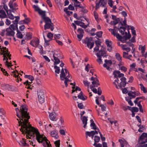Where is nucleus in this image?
Instances as JSON below:
<instances>
[{
    "label": "nucleus",
    "instance_id": "obj_1",
    "mask_svg": "<svg viewBox=\"0 0 147 147\" xmlns=\"http://www.w3.org/2000/svg\"><path fill=\"white\" fill-rule=\"evenodd\" d=\"M28 110L26 105H23L21 106L20 111L18 108H16V115L18 118L17 119L18 121L19 126H21L20 130L23 134H26L34 128L28 122L30 116L27 112Z\"/></svg>",
    "mask_w": 147,
    "mask_h": 147
},
{
    "label": "nucleus",
    "instance_id": "obj_2",
    "mask_svg": "<svg viewBox=\"0 0 147 147\" xmlns=\"http://www.w3.org/2000/svg\"><path fill=\"white\" fill-rule=\"evenodd\" d=\"M35 135L36 139L39 143H42L44 147H52L51 145L50 144V142L46 137H43L41 135L37 129L34 128L28 133L26 134L27 139L33 138Z\"/></svg>",
    "mask_w": 147,
    "mask_h": 147
},
{
    "label": "nucleus",
    "instance_id": "obj_3",
    "mask_svg": "<svg viewBox=\"0 0 147 147\" xmlns=\"http://www.w3.org/2000/svg\"><path fill=\"white\" fill-rule=\"evenodd\" d=\"M70 75L69 74V72L67 69H62L61 70V73L60 75L61 80H65L64 83L65 86L67 87L68 86L67 82H70L71 78Z\"/></svg>",
    "mask_w": 147,
    "mask_h": 147
},
{
    "label": "nucleus",
    "instance_id": "obj_4",
    "mask_svg": "<svg viewBox=\"0 0 147 147\" xmlns=\"http://www.w3.org/2000/svg\"><path fill=\"white\" fill-rule=\"evenodd\" d=\"M9 52H8V51L7 50L6 51H3V53H1V55H3L4 58L3 59V60L4 61L6 59V62H5V64L7 65L8 68H10L11 66L13 65H11V63L9 62L8 61V59L7 58L6 56L8 57H11V55L9 54Z\"/></svg>",
    "mask_w": 147,
    "mask_h": 147
},
{
    "label": "nucleus",
    "instance_id": "obj_5",
    "mask_svg": "<svg viewBox=\"0 0 147 147\" xmlns=\"http://www.w3.org/2000/svg\"><path fill=\"white\" fill-rule=\"evenodd\" d=\"M92 38L91 37H90V38L87 37L84 40H82V42L83 43L87 44V47L90 49H91L94 45V42H92Z\"/></svg>",
    "mask_w": 147,
    "mask_h": 147
},
{
    "label": "nucleus",
    "instance_id": "obj_6",
    "mask_svg": "<svg viewBox=\"0 0 147 147\" xmlns=\"http://www.w3.org/2000/svg\"><path fill=\"white\" fill-rule=\"evenodd\" d=\"M38 101L40 103H43L45 101L44 92L43 90H40L38 91Z\"/></svg>",
    "mask_w": 147,
    "mask_h": 147
},
{
    "label": "nucleus",
    "instance_id": "obj_7",
    "mask_svg": "<svg viewBox=\"0 0 147 147\" xmlns=\"http://www.w3.org/2000/svg\"><path fill=\"white\" fill-rule=\"evenodd\" d=\"M90 80L92 81V85L90 86L91 89L95 87H97L99 85V80L96 78L92 76Z\"/></svg>",
    "mask_w": 147,
    "mask_h": 147
},
{
    "label": "nucleus",
    "instance_id": "obj_8",
    "mask_svg": "<svg viewBox=\"0 0 147 147\" xmlns=\"http://www.w3.org/2000/svg\"><path fill=\"white\" fill-rule=\"evenodd\" d=\"M107 3V0H99L98 2L96 3V8H98L100 7V5L102 7H105Z\"/></svg>",
    "mask_w": 147,
    "mask_h": 147
},
{
    "label": "nucleus",
    "instance_id": "obj_9",
    "mask_svg": "<svg viewBox=\"0 0 147 147\" xmlns=\"http://www.w3.org/2000/svg\"><path fill=\"white\" fill-rule=\"evenodd\" d=\"M14 1V0L10 1L9 3V6L12 10V12H14V10H17L18 8H16V7L18 6V5L16 3H13Z\"/></svg>",
    "mask_w": 147,
    "mask_h": 147
},
{
    "label": "nucleus",
    "instance_id": "obj_10",
    "mask_svg": "<svg viewBox=\"0 0 147 147\" xmlns=\"http://www.w3.org/2000/svg\"><path fill=\"white\" fill-rule=\"evenodd\" d=\"M105 63L103 64V67H106L107 70H110L111 69L110 68L109 66L112 64V61L111 60L105 59Z\"/></svg>",
    "mask_w": 147,
    "mask_h": 147
},
{
    "label": "nucleus",
    "instance_id": "obj_11",
    "mask_svg": "<svg viewBox=\"0 0 147 147\" xmlns=\"http://www.w3.org/2000/svg\"><path fill=\"white\" fill-rule=\"evenodd\" d=\"M6 35L9 36H13L15 32L14 30H12L10 28H8L6 29Z\"/></svg>",
    "mask_w": 147,
    "mask_h": 147
},
{
    "label": "nucleus",
    "instance_id": "obj_12",
    "mask_svg": "<svg viewBox=\"0 0 147 147\" xmlns=\"http://www.w3.org/2000/svg\"><path fill=\"white\" fill-rule=\"evenodd\" d=\"M39 40L38 39L32 40L30 43V45L34 47H37L39 45Z\"/></svg>",
    "mask_w": 147,
    "mask_h": 147
},
{
    "label": "nucleus",
    "instance_id": "obj_13",
    "mask_svg": "<svg viewBox=\"0 0 147 147\" xmlns=\"http://www.w3.org/2000/svg\"><path fill=\"white\" fill-rule=\"evenodd\" d=\"M28 141H25L24 139L22 138V140L20 141H18V142L19 143V144L22 146H28L29 145L26 142Z\"/></svg>",
    "mask_w": 147,
    "mask_h": 147
},
{
    "label": "nucleus",
    "instance_id": "obj_14",
    "mask_svg": "<svg viewBox=\"0 0 147 147\" xmlns=\"http://www.w3.org/2000/svg\"><path fill=\"white\" fill-rule=\"evenodd\" d=\"M113 74L114 75V77L116 78H118V77L122 78L124 76V74L121 73L119 71H115L113 72Z\"/></svg>",
    "mask_w": 147,
    "mask_h": 147
},
{
    "label": "nucleus",
    "instance_id": "obj_15",
    "mask_svg": "<svg viewBox=\"0 0 147 147\" xmlns=\"http://www.w3.org/2000/svg\"><path fill=\"white\" fill-rule=\"evenodd\" d=\"M105 43L107 47V50L110 52L112 49V47L111 45L112 42L111 41H109L107 39L105 40Z\"/></svg>",
    "mask_w": 147,
    "mask_h": 147
},
{
    "label": "nucleus",
    "instance_id": "obj_16",
    "mask_svg": "<svg viewBox=\"0 0 147 147\" xmlns=\"http://www.w3.org/2000/svg\"><path fill=\"white\" fill-rule=\"evenodd\" d=\"M50 23H47L45 24L44 25V29L46 30L47 29L50 28L51 31H53L54 28L53 26V24H50Z\"/></svg>",
    "mask_w": 147,
    "mask_h": 147
},
{
    "label": "nucleus",
    "instance_id": "obj_17",
    "mask_svg": "<svg viewBox=\"0 0 147 147\" xmlns=\"http://www.w3.org/2000/svg\"><path fill=\"white\" fill-rule=\"evenodd\" d=\"M109 31L111 32V34L114 36H116L117 38L120 37L121 36L118 33H116V30L115 29L110 28L109 29Z\"/></svg>",
    "mask_w": 147,
    "mask_h": 147
},
{
    "label": "nucleus",
    "instance_id": "obj_18",
    "mask_svg": "<svg viewBox=\"0 0 147 147\" xmlns=\"http://www.w3.org/2000/svg\"><path fill=\"white\" fill-rule=\"evenodd\" d=\"M7 17V16L5 11L3 10H0V18L2 19Z\"/></svg>",
    "mask_w": 147,
    "mask_h": 147
},
{
    "label": "nucleus",
    "instance_id": "obj_19",
    "mask_svg": "<svg viewBox=\"0 0 147 147\" xmlns=\"http://www.w3.org/2000/svg\"><path fill=\"white\" fill-rule=\"evenodd\" d=\"M50 134L52 137L56 139H57L59 138V136L57 132L55 131H51Z\"/></svg>",
    "mask_w": 147,
    "mask_h": 147
},
{
    "label": "nucleus",
    "instance_id": "obj_20",
    "mask_svg": "<svg viewBox=\"0 0 147 147\" xmlns=\"http://www.w3.org/2000/svg\"><path fill=\"white\" fill-rule=\"evenodd\" d=\"M136 92L135 91L133 92L129 91L127 93L128 95L130 96V99L135 98L136 97Z\"/></svg>",
    "mask_w": 147,
    "mask_h": 147
},
{
    "label": "nucleus",
    "instance_id": "obj_21",
    "mask_svg": "<svg viewBox=\"0 0 147 147\" xmlns=\"http://www.w3.org/2000/svg\"><path fill=\"white\" fill-rule=\"evenodd\" d=\"M49 117L50 119L52 121H56L55 119L56 114L55 112H52L50 113Z\"/></svg>",
    "mask_w": 147,
    "mask_h": 147
},
{
    "label": "nucleus",
    "instance_id": "obj_22",
    "mask_svg": "<svg viewBox=\"0 0 147 147\" xmlns=\"http://www.w3.org/2000/svg\"><path fill=\"white\" fill-rule=\"evenodd\" d=\"M78 97L79 98L83 100H85L87 98V97L86 96H84L83 92H81L78 95Z\"/></svg>",
    "mask_w": 147,
    "mask_h": 147
},
{
    "label": "nucleus",
    "instance_id": "obj_23",
    "mask_svg": "<svg viewBox=\"0 0 147 147\" xmlns=\"http://www.w3.org/2000/svg\"><path fill=\"white\" fill-rule=\"evenodd\" d=\"M144 136V134H142L140 137V139L142 140L141 142L142 144H144L147 142V139H146Z\"/></svg>",
    "mask_w": 147,
    "mask_h": 147
},
{
    "label": "nucleus",
    "instance_id": "obj_24",
    "mask_svg": "<svg viewBox=\"0 0 147 147\" xmlns=\"http://www.w3.org/2000/svg\"><path fill=\"white\" fill-rule=\"evenodd\" d=\"M138 49L140 50H141V53H143L144 52H145L146 50V48L145 45L142 46V45H139V46Z\"/></svg>",
    "mask_w": 147,
    "mask_h": 147
},
{
    "label": "nucleus",
    "instance_id": "obj_25",
    "mask_svg": "<svg viewBox=\"0 0 147 147\" xmlns=\"http://www.w3.org/2000/svg\"><path fill=\"white\" fill-rule=\"evenodd\" d=\"M58 105L57 104H53L51 105V108L53 109L54 111H56L58 110Z\"/></svg>",
    "mask_w": 147,
    "mask_h": 147
},
{
    "label": "nucleus",
    "instance_id": "obj_26",
    "mask_svg": "<svg viewBox=\"0 0 147 147\" xmlns=\"http://www.w3.org/2000/svg\"><path fill=\"white\" fill-rule=\"evenodd\" d=\"M91 123L90 124V126L92 127V129H97L98 131H99L98 128H97L96 127V126L95 123H94L93 120L91 119L90 120Z\"/></svg>",
    "mask_w": 147,
    "mask_h": 147
},
{
    "label": "nucleus",
    "instance_id": "obj_27",
    "mask_svg": "<svg viewBox=\"0 0 147 147\" xmlns=\"http://www.w3.org/2000/svg\"><path fill=\"white\" fill-rule=\"evenodd\" d=\"M87 120L88 119L85 116H84L83 117L82 121L83 122V124H84L83 127L84 128H85L86 127Z\"/></svg>",
    "mask_w": 147,
    "mask_h": 147
},
{
    "label": "nucleus",
    "instance_id": "obj_28",
    "mask_svg": "<svg viewBox=\"0 0 147 147\" xmlns=\"http://www.w3.org/2000/svg\"><path fill=\"white\" fill-rule=\"evenodd\" d=\"M119 142L120 143V145L121 146V147H123L124 146V145L125 144H127V142L125 140H123L122 139H119Z\"/></svg>",
    "mask_w": 147,
    "mask_h": 147
},
{
    "label": "nucleus",
    "instance_id": "obj_29",
    "mask_svg": "<svg viewBox=\"0 0 147 147\" xmlns=\"http://www.w3.org/2000/svg\"><path fill=\"white\" fill-rule=\"evenodd\" d=\"M118 29L121 34L123 35L124 34V32L126 29V27L122 26L120 27V28H118Z\"/></svg>",
    "mask_w": 147,
    "mask_h": 147
},
{
    "label": "nucleus",
    "instance_id": "obj_30",
    "mask_svg": "<svg viewBox=\"0 0 147 147\" xmlns=\"http://www.w3.org/2000/svg\"><path fill=\"white\" fill-rule=\"evenodd\" d=\"M96 56L97 57L98 59H97V61L100 64H102V61L101 58L102 56L100 55L99 54H96Z\"/></svg>",
    "mask_w": 147,
    "mask_h": 147
},
{
    "label": "nucleus",
    "instance_id": "obj_31",
    "mask_svg": "<svg viewBox=\"0 0 147 147\" xmlns=\"http://www.w3.org/2000/svg\"><path fill=\"white\" fill-rule=\"evenodd\" d=\"M12 10H10V11L8 12L7 13V15L9 17V18L11 19V20H13L14 19L15 17L13 16V15L11 13V12H12Z\"/></svg>",
    "mask_w": 147,
    "mask_h": 147
},
{
    "label": "nucleus",
    "instance_id": "obj_32",
    "mask_svg": "<svg viewBox=\"0 0 147 147\" xmlns=\"http://www.w3.org/2000/svg\"><path fill=\"white\" fill-rule=\"evenodd\" d=\"M9 28H10L12 30L14 31L16 30H18V25L12 24L10 25V26Z\"/></svg>",
    "mask_w": 147,
    "mask_h": 147
},
{
    "label": "nucleus",
    "instance_id": "obj_33",
    "mask_svg": "<svg viewBox=\"0 0 147 147\" xmlns=\"http://www.w3.org/2000/svg\"><path fill=\"white\" fill-rule=\"evenodd\" d=\"M94 132V131H91L90 132L87 131L86 134V135L89 136V137L94 136V135L95 134Z\"/></svg>",
    "mask_w": 147,
    "mask_h": 147
},
{
    "label": "nucleus",
    "instance_id": "obj_34",
    "mask_svg": "<svg viewBox=\"0 0 147 147\" xmlns=\"http://www.w3.org/2000/svg\"><path fill=\"white\" fill-rule=\"evenodd\" d=\"M42 18L44 20L45 24L47 23H51V21L50 19L48 17H46L45 16H44Z\"/></svg>",
    "mask_w": 147,
    "mask_h": 147
},
{
    "label": "nucleus",
    "instance_id": "obj_35",
    "mask_svg": "<svg viewBox=\"0 0 147 147\" xmlns=\"http://www.w3.org/2000/svg\"><path fill=\"white\" fill-rule=\"evenodd\" d=\"M17 33L16 34L17 37L19 38L22 39L23 37V35L18 30H17Z\"/></svg>",
    "mask_w": 147,
    "mask_h": 147
},
{
    "label": "nucleus",
    "instance_id": "obj_36",
    "mask_svg": "<svg viewBox=\"0 0 147 147\" xmlns=\"http://www.w3.org/2000/svg\"><path fill=\"white\" fill-rule=\"evenodd\" d=\"M116 58L118 61H122V57L118 53H116L115 55Z\"/></svg>",
    "mask_w": 147,
    "mask_h": 147
},
{
    "label": "nucleus",
    "instance_id": "obj_37",
    "mask_svg": "<svg viewBox=\"0 0 147 147\" xmlns=\"http://www.w3.org/2000/svg\"><path fill=\"white\" fill-rule=\"evenodd\" d=\"M39 14L41 16L42 18L46 16V11H43L40 9L38 12Z\"/></svg>",
    "mask_w": 147,
    "mask_h": 147
},
{
    "label": "nucleus",
    "instance_id": "obj_38",
    "mask_svg": "<svg viewBox=\"0 0 147 147\" xmlns=\"http://www.w3.org/2000/svg\"><path fill=\"white\" fill-rule=\"evenodd\" d=\"M53 58L55 61H54V65H56L60 63V61L59 59V57H58Z\"/></svg>",
    "mask_w": 147,
    "mask_h": 147
},
{
    "label": "nucleus",
    "instance_id": "obj_39",
    "mask_svg": "<svg viewBox=\"0 0 147 147\" xmlns=\"http://www.w3.org/2000/svg\"><path fill=\"white\" fill-rule=\"evenodd\" d=\"M139 85L140 86V88L141 90L144 93H147V90L146 89V88L142 84H140Z\"/></svg>",
    "mask_w": 147,
    "mask_h": 147
},
{
    "label": "nucleus",
    "instance_id": "obj_40",
    "mask_svg": "<svg viewBox=\"0 0 147 147\" xmlns=\"http://www.w3.org/2000/svg\"><path fill=\"white\" fill-rule=\"evenodd\" d=\"M13 86L9 85V84H7L5 85V88L8 90L13 91Z\"/></svg>",
    "mask_w": 147,
    "mask_h": 147
},
{
    "label": "nucleus",
    "instance_id": "obj_41",
    "mask_svg": "<svg viewBox=\"0 0 147 147\" xmlns=\"http://www.w3.org/2000/svg\"><path fill=\"white\" fill-rule=\"evenodd\" d=\"M117 38L119 39V40L123 43H125L126 40H127L126 39L125 37L124 36L123 37H122L121 36L120 37H119Z\"/></svg>",
    "mask_w": 147,
    "mask_h": 147
},
{
    "label": "nucleus",
    "instance_id": "obj_42",
    "mask_svg": "<svg viewBox=\"0 0 147 147\" xmlns=\"http://www.w3.org/2000/svg\"><path fill=\"white\" fill-rule=\"evenodd\" d=\"M130 29L131 30V33L132 35L134 36H136V31L135 30L134 27L132 26H130V28H128V30Z\"/></svg>",
    "mask_w": 147,
    "mask_h": 147
},
{
    "label": "nucleus",
    "instance_id": "obj_43",
    "mask_svg": "<svg viewBox=\"0 0 147 147\" xmlns=\"http://www.w3.org/2000/svg\"><path fill=\"white\" fill-rule=\"evenodd\" d=\"M105 53V51H104V48L102 47L100 51H99L98 53H97L96 54H99V55H101L103 56L104 54Z\"/></svg>",
    "mask_w": 147,
    "mask_h": 147
},
{
    "label": "nucleus",
    "instance_id": "obj_44",
    "mask_svg": "<svg viewBox=\"0 0 147 147\" xmlns=\"http://www.w3.org/2000/svg\"><path fill=\"white\" fill-rule=\"evenodd\" d=\"M54 68L55 69V72L57 74H59L60 71L59 67H57L56 65H54Z\"/></svg>",
    "mask_w": 147,
    "mask_h": 147
},
{
    "label": "nucleus",
    "instance_id": "obj_45",
    "mask_svg": "<svg viewBox=\"0 0 147 147\" xmlns=\"http://www.w3.org/2000/svg\"><path fill=\"white\" fill-rule=\"evenodd\" d=\"M32 34L30 32L27 33L26 34V38L28 39H30L32 37Z\"/></svg>",
    "mask_w": 147,
    "mask_h": 147
},
{
    "label": "nucleus",
    "instance_id": "obj_46",
    "mask_svg": "<svg viewBox=\"0 0 147 147\" xmlns=\"http://www.w3.org/2000/svg\"><path fill=\"white\" fill-rule=\"evenodd\" d=\"M96 46L94 49V51L95 52H97L99 50V46L100 45V44H97L96 43Z\"/></svg>",
    "mask_w": 147,
    "mask_h": 147
},
{
    "label": "nucleus",
    "instance_id": "obj_47",
    "mask_svg": "<svg viewBox=\"0 0 147 147\" xmlns=\"http://www.w3.org/2000/svg\"><path fill=\"white\" fill-rule=\"evenodd\" d=\"M72 88L73 89V90H72V93L74 92L75 91L78 90L80 91L81 90V88L80 87L78 86H77L76 87V88L75 89V90H74V89L75 88V87L74 86Z\"/></svg>",
    "mask_w": 147,
    "mask_h": 147
},
{
    "label": "nucleus",
    "instance_id": "obj_48",
    "mask_svg": "<svg viewBox=\"0 0 147 147\" xmlns=\"http://www.w3.org/2000/svg\"><path fill=\"white\" fill-rule=\"evenodd\" d=\"M92 68V67L91 65H90L89 64H88L86 66V67L85 68V70L87 72H88L89 70V69Z\"/></svg>",
    "mask_w": 147,
    "mask_h": 147
},
{
    "label": "nucleus",
    "instance_id": "obj_49",
    "mask_svg": "<svg viewBox=\"0 0 147 147\" xmlns=\"http://www.w3.org/2000/svg\"><path fill=\"white\" fill-rule=\"evenodd\" d=\"M55 145L56 147H60V140H58L55 141L54 142Z\"/></svg>",
    "mask_w": 147,
    "mask_h": 147
},
{
    "label": "nucleus",
    "instance_id": "obj_50",
    "mask_svg": "<svg viewBox=\"0 0 147 147\" xmlns=\"http://www.w3.org/2000/svg\"><path fill=\"white\" fill-rule=\"evenodd\" d=\"M139 111L138 109L136 107H132L131 108V111L132 112H137Z\"/></svg>",
    "mask_w": 147,
    "mask_h": 147
},
{
    "label": "nucleus",
    "instance_id": "obj_51",
    "mask_svg": "<svg viewBox=\"0 0 147 147\" xmlns=\"http://www.w3.org/2000/svg\"><path fill=\"white\" fill-rule=\"evenodd\" d=\"M128 53L125 52H123V57L126 59L129 58L128 57Z\"/></svg>",
    "mask_w": 147,
    "mask_h": 147
},
{
    "label": "nucleus",
    "instance_id": "obj_52",
    "mask_svg": "<svg viewBox=\"0 0 147 147\" xmlns=\"http://www.w3.org/2000/svg\"><path fill=\"white\" fill-rule=\"evenodd\" d=\"M119 79L117 78V79L115 80L114 82V84L115 86L116 87L117 89H118V86H117V84H119Z\"/></svg>",
    "mask_w": 147,
    "mask_h": 147
},
{
    "label": "nucleus",
    "instance_id": "obj_53",
    "mask_svg": "<svg viewBox=\"0 0 147 147\" xmlns=\"http://www.w3.org/2000/svg\"><path fill=\"white\" fill-rule=\"evenodd\" d=\"M100 140V138L97 136H95L94 137V142H98Z\"/></svg>",
    "mask_w": 147,
    "mask_h": 147
},
{
    "label": "nucleus",
    "instance_id": "obj_54",
    "mask_svg": "<svg viewBox=\"0 0 147 147\" xmlns=\"http://www.w3.org/2000/svg\"><path fill=\"white\" fill-rule=\"evenodd\" d=\"M102 31H99L98 32H97L96 33V35L97 36L99 37L100 38L102 37Z\"/></svg>",
    "mask_w": 147,
    "mask_h": 147
},
{
    "label": "nucleus",
    "instance_id": "obj_55",
    "mask_svg": "<svg viewBox=\"0 0 147 147\" xmlns=\"http://www.w3.org/2000/svg\"><path fill=\"white\" fill-rule=\"evenodd\" d=\"M126 85V82H121L120 85H119L118 86L120 87H125Z\"/></svg>",
    "mask_w": 147,
    "mask_h": 147
},
{
    "label": "nucleus",
    "instance_id": "obj_56",
    "mask_svg": "<svg viewBox=\"0 0 147 147\" xmlns=\"http://www.w3.org/2000/svg\"><path fill=\"white\" fill-rule=\"evenodd\" d=\"M3 8L5 10V11H6L7 13L9 12L10 11V10H11V9L9 10L8 9V7L6 5V4L4 5H3Z\"/></svg>",
    "mask_w": 147,
    "mask_h": 147
},
{
    "label": "nucleus",
    "instance_id": "obj_57",
    "mask_svg": "<svg viewBox=\"0 0 147 147\" xmlns=\"http://www.w3.org/2000/svg\"><path fill=\"white\" fill-rule=\"evenodd\" d=\"M33 7V8L36 11L38 12L40 10V9L38 6H36L35 5H34Z\"/></svg>",
    "mask_w": 147,
    "mask_h": 147
},
{
    "label": "nucleus",
    "instance_id": "obj_58",
    "mask_svg": "<svg viewBox=\"0 0 147 147\" xmlns=\"http://www.w3.org/2000/svg\"><path fill=\"white\" fill-rule=\"evenodd\" d=\"M114 2L112 1V0H108V4L109 5V6L112 7L113 6V3Z\"/></svg>",
    "mask_w": 147,
    "mask_h": 147
},
{
    "label": "nucleus",
    "instance_id": "obj_59",
    "mask_svg": "<svg viewBox=\"0 0 147 147\" xmlns=\"http://www.w3.org/2000/svg\"><path fill=\"white\" fill-rule=\"evenodd\" d=\"M61 37V35L60 34H55L54 35V38L56 40L59 39Z\"/></svg>",
    "mask_w": 147,
    "mask_h": 147
},
{
    "label": "nucleus",
    "instance_id": "obj_60",
    "mask_svg": "<svg viewBox=\"0 0 147 147\" xmlns=\"http://www.w3.org/2000/svg\"><path fill=\"white\" fill-rule=\"evenodd\" d=\"M30 21V20L29 18L25 19V20H24V23L25 24H28Z\"/></svg>",
    "mask_w": 147,
    "mask_h": 147
},
{
    "label": "nucleus",
    "instance_id": "obj_61",
    "mask_svg": "<svg viewBox=\"0 0 147 147\" xmlns=\"http://www.w3.org/2000/svg\"><path fill=\"white\" fill-rule=\"evenodd\" d=\"M59 54L57 52H54L53 54V58H55L56 57H59Z\"/></svg>",
    "mask_w": 147,
    "mask_h": 147
},
{
    "label": "nucleus",
    "instance_id": "obj_62",
    "mask_svg": "<svg viewBox=\"0 0 147 147\" xmlns=\"http://www.w3.org/2000/svg\"><path fill=\"white\" fill-rule=\"evenodd\" d=\"M118 23V21L117 20H114L113 22H111V24H113L114 26L115 25L117 24Z\"/></svg>",
    "mask_w": 147,
    "mask_h": 147
},
{
    "label": "nucleus",
    "instance_id": "obj_63",
    "mask_svg": "<svg viewBox=\"0 0 147 147\" xmlns=\"http://www.w3.org/2000/svg\"><path fill=\"white\" fill-rule=\"evenodd\" d=\"M120 69L124 72H126L127 71V68L124 66H122L120 67Z\"/></svg>",
    "mask_w": 147,
    "mask_h": 147
},
{
    "label": "nucleus",
    "instance_id": "obj_64",
    "mask_svg": "<svg viewBox=\"0 0 147 147\" xmlns=\"http://www.w3.org/2000/svg\"><path fill=\"white\" fill-rule=\"evenodd\" d=\"M78 32L80 34H83L84 33L83 30L81 28L78 29Z\"/></svg>",
    "mask_w": 147,
    "mask_h": 147
}]
</instances>
